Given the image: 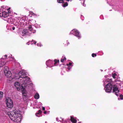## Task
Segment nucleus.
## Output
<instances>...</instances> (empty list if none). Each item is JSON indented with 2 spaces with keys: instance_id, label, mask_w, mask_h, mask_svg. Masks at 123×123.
<instances>
[{
  "instance_id": "f257e3e1",
  "label": "nucleus",
  "mask_w": 123,
  "mask_h": 123,
  "mask_svg": "<svg viewBox=\"0 0 123 123\" xmlns=\"http://www.w3.org/2000/svg\"><path fill=\"white\" fill-rule=\"evenodd\" d=\"M7 114L10 119L15 122H18L21 120L19 117H16V115L19 114L18 112H16L14 111L13 112H8Z\"/></svg>"
},
{
  "instance_id": "f03ea898",
  "label": "nucleus",
  "mask_w": 123,
  "mask_h": 123,
  "mask_svg": "<svg viewBox=\"0 0 123 123\" xmlns=\"http://www.w3.org/2000/svg\"><path fill=\"white\" fill-rule=\"evenodd\" d=\"M18 74L19 75V78H22L25 79V80H23L24 81V82L23 83V84H26L27 83V81L30 79L29 78L27 77V75L24 72L20 71L19 73Z\"/></svg>"
},
{
  "instance_id": "7ed1b4c3",
  "label": "nucleus",
  "mask_w": 123,
  "mask_h": 123,
  "mask_svg": "<svg viewBox=\"0 0 123 123\" xmlns=\"http://www.w3.org/2000/svg\"><path fill=\"white\" fill-rule=\"evenodd\" d=\"M6 102L7 107L11 108L13 107V102L10 98H7Z\"/></svg>"
},
{
  "instance_id": "20e7f679",
  "label": "nucleus",
  "mask_w": 123,
  "mask_h": 123,
  "mask_svg": "<svg viewBox=\"0 0 123 123\" xmlns=\"http://www.w3.org/2000/svg\"><path fill=\"white\" fill-rule=\"evenodd\" d=\"M113 86L111 83H107L105 86V92H111Z\"/></svg>"
},
{
  "instance_id": "39448f33",
  "label": "nucleus",
  "mask_w": 123,
  "mask_h": 123,
  "mask_svg": "<svg viewBox=\"0 0 123 123\" xmlns=\"http://www.w3.org/2000/svg\"><path fill=\"white\" fill-rule=\"evenodd\" d=\"M71 34H72L79 38L80 37V35L79 32L76 29H74L71 31L70 33Z\"/></svg>"
},
{
  "instance_id": "423d86ee",
  "label": "nucleus",
  "mask_w": 123,
  "mask_h": 123,
  "mask_svg": "<svg viewBox=\"0 0 123 123\" xmlns=\"http://www.w3.org/2000/svg\"><path fill=\"white\" fill-rule=\"evenodd\" d=\"M113 93H115V94L117 96H118V94L117 93H119V90L118 89V87L116 85H114L113 86Z\"/></svg>"
},
{
  "instance_id": "0eeeda50",
  "label": "nucleus",
  "mask_w": 123,
  "mask_h": 123,
  "mask_svg": "<svg viewBox=\"0 0 123 123\" xmlns=\"http://www.w3.org/2000/svg\"><path fill=\"white\" fill-rule=\"evenodd\" d=\"M9 13L5 11L2 12V13H0V17L3 16L4 18H6L9 15Z\"/></svg>"
},
{
  "instance_id": "6e6552de",
  "label": "nucleus",
  "mask_w": 123,
  "mask_h": 123,
  "mask_svg": "<svg viewBox=\"0 0 123 123\" xmlns=\"http://www.w3.org/2000/svg\"><path fill=\"white\" fill-rule=\"evenodd\" d=\"M70 120L73 123H76L77 122V118L73 116H70Z\"/></svg>"
},
{
  "instance_id": "1a4fd4ad",
  "label": "nucleus",
  "mask_w": 123,
  "mask_h": 123,
  "mask_svg": "<svg viewBox=\"0 0 123 123\" xmlns=\"http://www.w3.org/2000/svg\"><path fill=\"white\" fill-rule=\"evenodd\" d=\"M5 76L7 77H11V73L10 71L8 72H5L4 73Z\"/></svg>"
},
{
  "instance_id": "9d476101",
  "label": "nucleus",
  "mask_w": 123,
  "mask_h": 123,
  "mask_svg": "<svg viewBox=\"0 0 123 123\" xmlns=\"http://www.w3.org/2000/svg\"><path fill=\"white\" fill-rule=\"evenodd\" d=\"M20 84L19 82H16L15 83V87L17 88V89L18 90H19L20 89L19 87Z\"/></svg>"
},
{
  "instance_id": "9b49d317",
  "label": "nucleus",
  "mask_w": 123,
  "mask_h": 123,
  "mask_svg": "<svg viewBox=\"0 0 123 123\" xmlns=\"http://www.w3.org/2000/svg\"><path fill=\"white\" fill-rule=\"evenodd\" d=\"M105 81L108 82V83H112V79H107L105 80Z\"/></svg>"
},
{
  "instance_id": "f8f14e48",
  "label": "nucleus",
  "mask_w": 123,
  "mask_h": 123,
  "mask_svg": "<svg viewBox=\"0 0 123 123\" xmlns=\"http://www.w3.org/2000/svg\"><path fill=\"white\" fill-rule=\"evenodd\" d=\"M10 71L8 67L7 66L5 67L4 68V73L5 72L9 71Z\"/></svg>"
},
{
  "instance_id": "ddd939ff",
  "label": "nucleus",
  "mask_w": 123,
  "mask_h": 123,
  "mask_svg": "<svg viewBox=\"0 0 123 123\" xmlns=\"http://www.w3.org/2000/svg\"><path fill=\"white\" fill-rule=\"evenodd\" d=\"M59 121L60 122H62V123H64L66 122V121L62 119L61 117H60L59 118Z\"/></svg>"
},
{
  "instance_id": "4468645a",
  "label": "nucleus",
  "mask_w": 123,
  "mask_h": 123,
  "mask_svg": "<svg viewBox=\"0 0 123 123\" xmlns=\"http://www.w3.org/2000/svg\"><path fill=\"white\" fill-rule=\"evenodd\" d=\"M34 98L36 99H38L39 98V95L38 93H36L34 96Z\"/></svg>"
},
{
  "instance_id": "2eb2a0df",
  "label": "nucleus",
  "mask_w": 123,
  "mask_h": 123,
  "mask_svg": "<svg viewBox=\"0 0 123 123\" xmlns=\"http://www.w3.org/2000/svg\"><path fill=\"white\" fill-rule=\"evenodd\" d=\"M54 62H55V63H54V65L55 66H56V64L58 63H59V60H58L57 59H55L54 60Z\"/></svg>"
},
{
  "instance_id": "dca6fc26",
  "label": "nucleus",
  "mask_w": 123,
  "mask_h": 123,
  "mask_svg": "<svg viewBox=\"0 0 123 123\" xmlns=\"http://www.w3.org/2000/svg\"><path fill=\"white\" fill-rule=\"evenodd\" d=\"M27 30H25V29H24L23 30L22 33L23 35H25L27 33Z\"/></svg>"
},
{
  "instance_id": "f3484780",
  "label": "nucleus",
  "mask_w": 123,
  "mask_h": 123,
  "mask_svg": "<svg viewBox=\"0 0 123 123\" xmlns=\"http://www.w3.org/2000/svg\"><path fill=\"white\" fill-rule=\"evenodd\" d=\"M4 64V62L3 61H0V67H2Z\"/></svg>"
},
{
  "instance_id": "a211bd4d",
  "label": "nucleus",
  "mask_w": 123,
  "mask_h": 123,
  "mask_svg": "<svg viewBox=\"0 0 123 123\" xmlns=\"http://www.w3.org/2000/svg\"><path fill=\"white\" fill-rule=\"evenodd\" d=\"M57 2L59 3H64V2L63 0H57Z\"/></svg>"
},
{
  "instance_id": "6ab92c4d",
  "label": "nucleus",
  "mask_w": 123,
  "mask_h": 123,
  "mask_svg": "<svg viewBox=\"0 0 123 123\" xmlns=\"http://www.w3.org/2000/svg\"><path fill=\"white\" fill-rule=\"evenodd\" d=\"M25 91V89H24L22 91V94L23 96L25 97L26 96V94L24 92Z\"/></svg>"
},
{
  "instance_id": "aec40b11",
  "label": "nucleus",
  "mask_w": 123,
  "mask_h": 123,
  "mask_svg": "<svg viewBox=\"0 0 123 123\" xmlns=\"http://www.w3.org/2000/svg\"><path fill=\"white\" fill-rule=\"evenodd\" d=\"M68 5V3L67 2H66L65 3L63 4V6L64 7H65L67 6Z\"/></svg>"
},
{
  "instance_id": "412c9836",
  "label": "nucleus",
  "mask_w": 123,
  "mask_h": 123,
  "mask_svg": "<svg viewBox=\"0 0 123 123\" xmlns=\"http://www.w3.org/2000/svg\"><path fill=\"white\" fill-rule=\"evenodd\" d=\"M117 75V74L116 73H114L113 74H112V77L114 79L115 78V76Z\"/></svg>"
},
{
  "instance_id": "4be33fe9",
  "label": "nucleus",
  "mask_w": 123,
  "mask_h": 123,
  "mask_svg": "<svg viewBox=\"0 0 123 123\" xmlns=\"http://www.w3.org/2000/svg\"><path fill=\"white\" fill-rule=\"evenodd\" d=\"M66 60V58H65V57L63 59H62L61 60V61L62 62H63L64 61H65Z\"/></svg>"
},
{
  "instance_id": "5701e85b",
  "label": "nucleus",
  "mask_w": 123,
  "mask_h": 123,
  "mask_svg": "<svg viewBox=\"0 0 123 123\" xmlns=\"http://www.w3.org/2000/svg\"><path fill=\"white\" fill-rule=\"evenodd\" d=\"M119 97H120V99L121 100L123 99V95L122 94H120V95Z\"/></svg>"
},
{
  "instance_id": "b1692460",
  "label": "nucleus",
  "mask_w": 123,
  "mask_h": 123,
  "mask_svg": "<svg viewBox=\"0 0 123 123\" xmlns=\"http://www.w3.org/2000/svg\"><path fill=\"white\" fill-rule=\"evenodd\" d=\"M97 55L95 53H92V57H94V56H96Z\"/></svg>"
},
{
  "instance_id": "393cba45",
  "label": "nucleus",
  "mask_w": 123,
  "mask_h": 123,
  "mask_svg": "<svg viewBox=\"0 0 123 123\" xmlns=\"http://www.w3.org/2000/svg\"><path fill=\"white\" fill-rule=\"evenodd\" d=\"M3 93L2 92L0 91V97H3Z\"/></svg>"
},
{
  "instance_id": "a878e982",
  "label": "nucleus",
  "mask_w": 123,
  "mask_h": 123,
  "mask_svg": "<svg viewBox=\"0 0 123 123\" xmlns=\"http://www.w3.org/2000/svg\"><path fill=\"white\" fill-rule=\"evenodd\" d=\"M72 63L71 62H69V64H67V65L69 67V66H71L72 65Z\"/></svg>"
},
{
  "instance_id": "bb28decb",
  "label": "nucleus",
  "mask_w": 123,
  "mask_h": 123,
  "mask_svg": "<svg viewBox=\"0 0 123 123\" xmlns=\"http://www.w3.org/2000/svg\"><path fill=\"white\" fill-rule=\"evenodd\" d=\"M29 29L30 30H32V26L31 25H30L29 26Z\"/></svg>"
},
{
  "instance_id": "cd10ccee",
  "label": "nucleus",
  "mask_w": 123,
  "mask_h": 123,
  "mask_svg": "<svg viewBox=\"0 0 123 123\" xmlns=\"http://www.w3.org/2000/svg\"><path fill=\"white\" fill-rule=\"evenodd\" d=\"M39 113L38 112L37 113H36V115L38 117V115H39Z\"/></svg>"
},
{
  "instance_id": "c85d7f7f",
  "label": "nucleus",
  "mask_w": 123,
  "mask_h": 123,
  "mask_svg": "<svg viewBox=\"0 0 123 123\" xmlns=\"http://www.w3.org/2000/svg\"><path fill=\"white\" fill-rule=\"evenodd\" d=\"M42 112L41 110H39L38 111V112L39 113V114H40Z\"/></svg>"
},
{
  "instance_id": "c756f323",
  "label": "nucleus",
  "mask_w": 123,
  "mask_h": 123,
  "mask_svg": "<svg viewBox=\"0 0 123 123\" xmlns=\"http://www.w3.org/2000/svg\"><path fill=\"white\" fill-rule=\"evenodd\" d=\"M42 110L43 111H44L45 110V108L44 107H42Z\"/></svg>"
},
{
  "instance_id": "7c9ffc66",
  "label": "nucleus",
  "mask_w": 123,
  "mask_h": 123,
  "mask_svg": "<svg viewBox=\"0 0 123 123\" xmlns=\"http://www.w3.org/2000/svg\"><path fill=\"white\" fill-rule=\"evenodd\" d=\"M10 8L9 7L8 9H7V10L8 11V12H9V11L10 10Z\"/></svg>"
},
{
  "instance_id": "2f4dec72",
  "label": "nucleus",
  "mask_w": 123,
  "mask_h": 123,
  "mask_svg": "<svg viewBox=\"0 0 123 123\" xmlns=\"http://www.w3.org/2000/svg\"><path fill=\"white\" fill-rule=\"evenodd\" d=\"M46 113H47V112H46V111H44V114H46Z\"/></svg>"
},
{
  "instance_id": "473e14b6",
  "label": "nucleus",
  "mask_w": 123,
  "mask_h": 123,
  "mask_svg": "<svg viewBox=\"0 0 123 123\" xmlns=\"http://www.w3.org/2000/svg\"><path fill=\"white\" fill-rule=\"evenodd\" d=\"M15 27H12V30H15Z\"/></svg>"
},
{
  "instance_id": "72a5a7b5",
  "label": "nucleus",
  "mask_w": 123,
  "mask_h": 123,
  "mask_svg": "<svg viewBox=\"0 0 123 123\" xmlns=\"http://www.w3.org/2000/svg\"><path fill=\"white\" fill-rule=\"evenodd\" d=\"M34 43V44H36V41H34V43Z\"/></svg>"
},
{
  "instance_id": "f704fd0d",
  "label": "nucleus",
  "mask_w": 123,
  "mask_h": 123,
  "mask_svg": "<svg viewBox=\"0 0 123 123\" xmlns=\"http://www.w3.org/2000/svg\"><path fill=\"white\" fill-rule=\"evenodd\" d=\"M29 43H30V42H27V43L26 44H28V45H29Z\"/></svg>"
},
{
  "instance_id": "c9c22d12",
  "label": "nucleus",
  "mask_w": 123,
  "mask_h": 123,
  "mask_svg": "<svg viewBox=\"0 0 123 123\" xmlns=\"http://www.w3.org/2000/svg\"><path fill=\"white\" fill-rule=\"evenodd\" d=\"M4 56L5 57H7V55H5Z\"/></svg>"
},
{
  "instance_id": "e433bc0d",
  "label": "nucleus",
  "mask_w": 123,
  "mask_h": 123,
  "mask_svg": "<svg viewBox=\"0 0 123 123\" xmlns=\"http://www.w3.org/2000/svg\"><path fill=\"white\" fill-rule=\"evenodd\" d=\"M68 68V69L69 70L70 69V68H69V67Z\"/></svg>"
},
{
  "instance_id": "4c0bfd02",
  "label": "nucleus",
  "mask_w": 123,
  "mask_h": 123,
  "mask_svg": "<svg viewBox=\"0 0 123 123\" xmlns=\"http://www.w3.org/2000/svg\"><path fill=\"white\" fill-rule=\"evenodd\" d=\"M56 120H57V118H56Z\"/></svg>"
},
{
  "instance_id": "58836bf2",
  "label": "nucleus",
  "mask_w": 123,
  "mask_h": 123,
  "mask_svg": "<svg viewBox=\"0 0 123 123\" xmlns=\"http://www.w3.org/2000/svg\"><path fill=\"white\" fill-rule=\"evenodd\" d=\"M78 123H80V122H79Z\"/></svg>"
}]
</instances>
